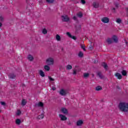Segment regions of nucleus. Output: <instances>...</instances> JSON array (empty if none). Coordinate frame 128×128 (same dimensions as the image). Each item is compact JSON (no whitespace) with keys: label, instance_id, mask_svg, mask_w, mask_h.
I'll return each mask as SVG.
<instances>
[{"label":"nucleus","instance_id":"1","mask_svg":"<svg viewBox=\"0 0 128 128\" xmlns=\"http://www.w3.org/2000/svg\"><path fill=\"white\" fill-rule=\"evenodd\" d=\"M118 108L124 112H128V103L122 102L119 104Z\"/></svg>","mask_w":128,"mask_h":128},{"label":"nucleus","instance_id":"2","mask_svg":"<svg viewBox=\"0 0 128 128\" xmlns=\"http://www.w3.org/2000/svg\"><path fill=\"white\" fill-rule=\"evenodd\" d=\"M112 40H114V42H116V43L118 42V36H116V35H114L112 36V39H111L110 38H108L106 40V42H108V44H112L114 42Z\"/></svg>","mask_w":128,"mask_h":128},{"label":"nucleus","instance_id":"3","mask_svg":"<svg viewBox=\"0 0 128 128\" xmlns=\"http://www.w3.org/2000/svg\"><path fill=\"white\" fill-rule=\"evenodd\" d=\"M61 18L62 22H70V18H68V15L62 16H61Z\"/></svg>","mask_w":128,"mask_h":128},{"label":"nucleus","instance_id":"4","mask_svg":"<svg viewBox=\"0 0 128 128\" xmlns=\"http://www.w3.org/2000/svg\"><path fill=\"white\" fill-rule=\"evenodd\" d=\"M68 90L62 89L60 92V94L61 96H66L67 94H68Z\"/></svg>","mask_w":128,"mask_h":128},{"label":"nucleus","instance_id":"5","mask_svg":"<svg viewBox=\"0 0 128 128\" xmlns=\"http://www.w3.org/2000/svg\"><path fill=\"white\" fill-rule=\"evenodd\" d=\"M46 64L48 66H50V64H54V58H49L46 60Z\"/></svg>","mask_w":128,"mask_h":128},{"label":"nucleus","instance_id":"6","mask_svg":"<svg viewBox=\"0 0 128 128\" xmlns=\"http://www.w3.org/2000/svg\"><path fill=\"white\" fill-rule=\"evenodd\" d=\"M102 22L104 24H108L110 22V19L108 17H104L102 20Z\"/></svg>","mask_w":128,"mask_h":128},{"label":"nucleus","instance_id":"7","mask_svg":"<svg viewBox=\"0 0 128 128\" xmlns=\"http://www.w3.org/2000/svg\"><path fill=\"white\" fill-rule=\"evenodd\" d=\"M35 108H43L44 107V103L42 102H39L38 104H36L34 105Z\"/></svg>","mask_w":128,"mask_h":128},{"label":"nucleus","instance_id":"8","mask_svg":"<svg viewBox=\"0 0 128 128\" xmlns=\"http://www.w3.org/2000/svg\"><path fill=\"white\" fill-rule=\"evenodd\" d=\"M59 117L60 118V120H68V118H66V116L60 114H59Z\"/></svg>","mask_w":128,"mask_h":128},{"label":"nucleus","instance_id":"9","mask_svg":"<svg viewBox=\"0 0 128 128\" xmlns=\"http://www.w3.org/2000/svg\"><path fill=\"white\" fill-rule=\"evenodd\" d=\"M115 76H116L118 80H122V76L120 72H116L115 74Z\"/></svg>","mask_w":128,"mask_h":128},{"label":"nucleus","instance_id":"10","mask_svg":"<svg viewBox=\"0 0 128 128\" xmlns=\"http://www.w3.org/2000/svg\"><path fill=\"white\" fill-rule=\"evenodd\" d=\"M84 124V121L82 120H79L76 122V126H80Z\"/></svg>","mask_w":128,"mask_h":128},{"label":"nucleus","instance_id":"11","mask_svg":"<svg viewBox=\"0 0 128 128\" xmlns=\"http://www.w3.org/2000/svg\"><path fill=\"white\" fill-rule=\"evenodd\" d=\"M61 112H62L63 114H68V109L66 108H62L61 110Z\"/></svg>","mask_w":128,"mask_h":128},{"label":"nucleus","instance_id":"12","mask_svg":"<svg viewBox=\"0 0 128 128\" xmlns=\"http://www.w3.org/2000/svg\"><path fill=\"white\" fill-rule=\"evenodd\" d=\"M8 76L11 80H14L16 78V75L14 74H10L8 75Z\"/></svg>","mask_w":128,"mask_h":128},{"label":"nucleus","instance_id":"13","mask_svg":"<svg viewBox=\"0 0 128 128\" xmlns=\"http://www.w3.org/2000/svg\"><path fill=\"white\" fill-rule=\"evenodd\" d=\"M92 6H93L94 8H98L99 6L98 2H94Z\"/></svg>","mask_w":128,"mask_h":128},{"label":"nucleus","instance_id":"14","mask_svg":"<svg viewBox=\"0 0 128 128\" xmlns=\"http://www.w3.org/2000/svg\"><path fill=\"white\" fill-rule=\"evenodd\" d=\"M76 16L78 18H82L84 16V14H82V12H80L78 13H77Z\"/></svg>","mask_w":128,"mask_h":128},{"label":"nucleus","instance_id":"15","mask_svg":"<svg viewBox=\"0 0 128 128\" xmlns=\"http://www.w3.org/2000/svg\"><path fill=\"white\" fill-rule=\"evenodd\" d=\"M102 66H103V68H104L105 70H108V64L106 62H102Z\"/></svg>","mask_w":128,"mask_h":128},{"label":"nucleus","instance_id":"16","mask_svg":"<svg viewBox=\"0 0 128 128\" xmlns=\"http://www.w3.org/2000/svg\"><path fill=\"white\" fill-rule=\"evenodd\" d=\"M121 74H122V76H128V72L126 70H122L121 72Z\"/></svg>","mask_w":128,"mask_h":128},{"label":"nucleus","instance_id":"17","mask_svg":"<svg viewBox=\"0 0 128 128\" xmlns=\"http://www.w3.org/2000/svg\"><path fill=\"white\" fill-rule=\"evenodd\" d=\"M39 74L42 78H44L46 76V75L44 74V72H42V70H40L39 71Z\"/></svg>","mask_w":128,"mask_h":128},{"label":"nucleus","instance_id":"18","mask_svg":"<svg viewBox=\"0 0 128 128\" xmlns=\"http://www.w3.org/2000/svg\"><path fill=\"white\" fill-rule=\"evenodd\" d=\"M28 58L30 62H32V60H34V56L30 54L28 56Z\"/></svg>","mask_w":128,"mask_h":128},{"label":"nucleus","instance_id":"19","mask_svg":"<svg viewBox=\"0 0 128 128\" xmlns=\"http://www.w3.org/2000/svg\"><path fill=\"white\" fill-rule=\"evenodd\" d=\"M26 104V100L25 99H22V106H24Z\"/></svg>","mask_w":128,"mask_h":128},{"label":"nucleus","instance_id":"20","mask_svg":"<svg viewBox=\"0 0 128 128\" xmlns=\"http://www.w3.org/2000/svg\"><path fill=\"white\" fill-rule=\"evenodd\" d=\"M97 76H98L99 78H100L101 79L104 78V76L102 74V72H97Z\"/></svg>","mask_w":128,"mask_h":128},{"label":"nucleus","instance_id":"21","mask_svg":"<svg viewBox=\"0 0 128 128\" xmlns=\"http://www.w3.org/2000/svg\"><path fill=\"white\" fill-rule=\"evenodd\" d=\"M56 40H58V42H60L62 40V39L60 38V36L58 34L56 35Z\"/></svg>","mask_w":128,"mask_h":128},{"label":"nucleus","instance_id":"22","mask_svg":"<svg viewBox=\"0 0 128 128\" xmlns=\"http://www.w3.org/2000/svg\"><path fill=\"white\" fill-rule=\"evenodd\" d=\"M102 90V88L100 86H98L96 88V90H97V92Z\"/></svg>","mask_w":128,"mask_h":128},{"label":"nucleus","instance_id":"23","mask_svg":"<svg viewBox=\"0 0 128 128\" xmlns=\"http://www.w3.org/2000/svg\"><path fill=\"white\" fill-rule=\"evenodd\" d=\"M44 68L46 70H47V72H48L50 70V66H48V65H46L44 67Z\"/></svg>","mask_w":128,"mask_h":128},{"label":"nucleus","instance_id":"24","mask_svg":"<svg viewBox=\"0 0 128 128\" xmlns=\"http://www.w3.org/2000/svg\"><path fill=\"white\" fill-rule=\"evenodd\" d=\"M16 124L20 125V123L22 122V120H20V119L18 118L16 120Z\"/></svg>","mask_w":128,"mask_h":128},{"label":"nucleus","instance_id":"25","mask_svg":"<svg viewBox=\"0 0 128 128\" xmlns=\"http://www.w3.org/2000/svg\"><path fill=\"white\" fill-rule=\"evenodd\" d=\"M90 76V74L88 73H84V78H88Z\"/></svg>","mask_w":128,"mask_h":128},{"label":"nucleus","instance_id":"26","mask_svg":"<svg viewBox=\"0 0 128 128\" xmlns=\"http://www.w3.org/2000/svg\"><path fill=\"white\" fill-rule=\"evenodd\" d=\"M44 118V114H41L38 116V120H40V118Z\"/></svg>","mask_w":128,"mask_h":128},{"label":"nucleus","instance_id":"27","mask_svg":"<svg viewBox=\"0 0 128 128\" xmlns=\"http://www.w3.org/2000/svg\"><path fill=\"white\" fill-rule=\"evenodd\" d=\"M72 66L70 64L68 65L66 67V70H72Z\"/></svg>","mask_w":128,"mask_h":128},{"label":"nucleus","instance_id":"28","mask_svg":"<svg viewBox=\"0 0 128 128\" xmlns=\"http://www.w3.org/2000/svg\"><path fill=\"white\" fill-rule=\"evenodd\" d=\"M46 2H48V4H54V0H46Z\"/></svg>","mask_w":128,"mask_h":128},{"label":"nucleus","instance_id":"29","mask_svg":"<svg viewBox=\"0 0 128 128\" xmlns=\"http://www.w3.org/2000/svg\"><path fill=\"white\" fill-rule=\"evenodd\" d=\"M79 58H82L84 56V53L82 52H80L78 54Z\"/></svg>","mask_w":128,"mask_h":128},{"label":"nucleus","instance_id":"30","mask_svg":"<svg viewBox=\"0 0 128 128\" xmlns=\"http://www.w3.org/2000/svg\"><path fill=\"white\" fill-rule=\"evenodd\" d=\"M42 34H48V30H46V28L43 29Z\"/></svg>","mask_w":128,"mask_h":128},{"label":"nucleus","instance_id":"31","mask_svg":"<svg viewBox=\"0 0 128 128\" xmlns=\"http://www.w3.org/2000/svg\"><path fill=\"white\" fill-rule=\"evenodd\" d=\"M116 22L118 24H120V22H122V20H120V18H118Z\"/></svg>","mask_w":128,"mask_h":128},{"label":"nucleus","instance_id":"32","mask_svg":"<svg viewBox=\"0 0 128 128\" xmlns=\"http://www.w3.org/2000/svg\"><path fill=\"white\" fill-rule=\"evenodd\" d=\"M66 35L68 36V38H72V36L70 32H67Z\"/></svg>","mask_w":128,"mask_h":128},{"label":"nucleus","instance_id":"33","mask_svg":"<svg viewBox=\"0 0 128 128\" xmlns=\"http://www.w3.org/2000/svg\"><path fill=\"white\" fill-rule=\"evenodd\" d=\"M22 114V112L20 110H18L17 112L16 113V116H20Z\"/></svg>","mask_w":128,"mask_h":128},{"label":"nucleus","instance_id":"34","mask_svg":"<svg viewBox=\"0 0 128 128\" xmlns=\"http://www.w3.org/2000/svg\"><path fill=\"white\" fill-rule=\"evenodd\" d=\"M82 28V26L80 25L76 28V30H80V28Z\"/></svg>","mask_w":128,"mask_h":128},{"label":"nucleus","instance_id":"35","mask_svg":"<svg viewBox=\"0 0 128 128\" xmlns=\"http://www.w3.org/2000/svg\"><path fill=\"white\" fill-rule=\"evenodd\" d=\"M50 82H54V79L52 78V77H50V76H48Z\"/></svg>","mask_w":128,"mask_h":128},{"label":"nucleus","instance_id":"36","mask_svg":"<svg viewBox=\"0 0 128 128\" xmlns=\"http://www.w3.org/2000/svg\"><path fill=\"white\" fill-rule=\"evenodd\" d=\"M114 4L116 8H118V6H120V4H118V3H115Z\"/></svg>","mask_w":128,"mask_h":128},{"label":"nucleus","instance_id":"37","mask_svg":"<svg viewBox=\"0 0 128 128\" xmlns=\"http://www.w3.org/2000/svg\"><path fill=\"white\" fill-rule=\"evenodd\" d=\"M70 38H72V40H76V36H71Z\"/></svg>","mask_w":128,"mask_h":128},{"label":"nucleus","instance_id":"38","mask_svg":"<svg viewBox=\"0 0 128 128\" xmlns=\"http://www.w3.org/2000/svg\"><path fill=\"white\" fill-rule=\"evenodd\" d=\"M83 50H84V52H86V46H81Z\"/></svg>","mask_w":128,"mask_h":128},{"label":"nucleus","instance_id":"39","mask_svg":"<svg viewBox=\"0 0 128 128\" xmlns=\"http://www.w3.org/2000/svg\"><path fill=\"white\" fill-rule=\"evenodd\" d=\"M81 3L82 4H86V0H81Z\"/></svg>","mask_w":128,"mask_h":128},{"label":"nucleus","instance_id":"40","mask_svg":"<svg viewBox=\"0 0 128 128\" xmlns=\"http://www.w3.org/2000/svg\"><path fill=\"white\" fill-rule=\"evenodd\" d=\"M0 104L2 105V106H6V102H0Z\"/></svg>","mask_w":128,"mask_h":128},{"label":"nucleus","instance_id":"41","mask_svg":"<svg viewBox=\"0 0 128 128\" xmlns=\"http://www.w3.org/2000/svg\"><path fill=\"white\" fill-rule=\"evenodd\" d=\"M0 22H3L4 21V17L2 16H0Z\"/></svg>","mask_w":128,"mask_h":128},{"label":"nucleus","instance_id":"42","mask_svg":"<svg viewBox=\"0 0 128 128\" xmlns=\"http://www.w3.org/2000/svg\"><path fill=\"white\" fill-rule=\"evenodd\" d=\"M73 74H76V70H73Z\"/></svg>","mask_w":128,"mask_h":128},{"label":"nucleus","instance_id":"43","mask_svg":"<svg viewBox=\"0 0 128 128\" xmlns=\"http://www.w3.org/2000/svg\"><path fill=\"white\" fill-rule=\"evenodd\" d=\"M73 20H77L76 16H74L73 17Z\"/></svg>","mask_w":128,"mask_h":128},{"label":"nucleus","instance_id":"44","mask_svg":"<svg viewBox=\"0 0 128 128\" xmlns=\"http://www.w3.org/2000/svg\"><path fill=\"white\" fill-rule=\"evenodd\" d=\"M92 48H94L92 47V46H90V47H89V50H92Z\"/></svg>","mask_w":128,"mask_h":128},{"label":"nucleus","instance_id":"45","mask_svg":"<svg viewBox=\"0 0 128 128\" xmlns=\"http://www.w3.org/2000/svg\"><path fill=\"white\" fill-rule=\"evenodd\" d=\"M52 90H56V87L52 86Z\"/></svg>","mask_w":128,"mask_h":128},{"label":"nucleus","instance_id":"46","mask_svg":"<svg viewBox=\"0 0 128 128\" xmlns=\"http://www.w3.org/2000/svg\"><path fill=\"white\" fill-rule=\"evenodd\" d=\"M116 88H118V90H120V86H116Z\"/></svg>","mask_w":128,"mask_h":128},{"label":"nucleus","instance_id":"47","mask_svg":"<svg viewBox=\"0 0 128 128\" xmlns=\"http://www.w3.org/2000/svg\"><path fill=\"white\" fill-rule=\"evenodd\" d=\"M2 26V24L0 22V26Z\"/></svg>","mask_w":128,"mask_h":128},{"label":"nucleus","instance_id":"48","mask_svg":"<svg viewBox=\"0 0 128 128\" xmlns=\"http://www.w3.org/2000/svg\"><path fill=\"white\" fill-rule=\"evenodd\" d=\"M112 10H116V8H112Z\"/></svg>","mask_w":128,"mask_h":128},{"label":"nucleus","instance_id":"49","mask_svg":"<svg viewBox=\"0 0 128 128\" xmlns=\"http://www.w3.org/2000/svg\"><path fill=\"white\" fill-rule=\"evenodd\" d=\"M39 2H42V0H40Z\"/></svg>","mask_w":128,"mask_h":128},{"label":"nucleus","instance_id":"50","mask_svg":"<svg viewBox=\"0 0 128 128\" xmlns=\"http://www.w3.org/2000/svg\"><path fill=\"white\" fill-rule=\"evenodd\" d=\"M126 10H127V12H128V8H126Z\"/></svg>","mask_w":128,"mask_h":128},{"label":"nucleus","instance_id":"51","mask_svg":"<svg viewBox=\"0 0 128 128\" xmlns=\"http://www.w3.org/2000/svg\"><path fill=\"white\" fill-rule=\"evenodd\" d=\"M78 72H80V69H79V70H78Z\"/></svg>","mask_w":128,"mask_h":128},{"label":"nucleus","instance_id":"52","mask_svg":"<svg viewBox=\"0 0 128 128\" xmlns=\"http://www.w3.org/2000/svg\"><path fill=\"white\" fill-rule=\"evenodd\" d=\"M62 50H64V48H62Z\"/></svg>","mask_w":128,"mask_h":128},{"label":"nucleus","instance_id":"53","mask_svg":"<svg viewBox=\"0 0 128 128\" xmlns=\"http://www.w3.org/2000/svg\"><path fill=\"white\" fill-rule=\"evenodd\" d=\"M0 112H2V110H0Z\"/></svg>","mask_w":128,"mask_h":128},{"label":"nucleus","instance_id":"54","mask_svg":"<svg viewBox=\"0 0 128 128\" xmlns=\"http://www.w3.org/2000/svg\"><path fill=\"white\" fill-rule=\"evenodd\" d=\"M76 68H78V66H76Z\"/></svg>","mask_w":128,"mask_h":128},{"label":"nucleus","instance_id":"55","mask_svg":"<svg viewBox=\"0 0 128 128\" xmlns=\"http://www.w3.org/2000/svg\"><path fill=\"white\" fill-rule=\"evenodd\" d=\"M94 62H96V61H94Z\"/></svg>","mask_w":128,"mask_h":128},{"label":"nucleus","instance_id":"56","mask_svg":"<svg viewBox=\"0 0 128 128\" xmlns=\"http://www.w3.org/2000/svg\"><path fill=\"white\" fill-rule=\"evenodd\" d=\"M94 62H96V61H94Z\"/></svg>","mask_w":128,"mask_h":128},{"label":"nucleus","instance_id":"57","mask_svg":"<svg viewBox=\"0 0 128 128\" xmlns=\"http://www.w3.org/2000/svg\"><path fill=\"white\" fill-rule=\"evenodd\" d=\"M94 62H96V61H94Z\"/></svg>","mask_w":128,"mask_h":128}]
</instances>
